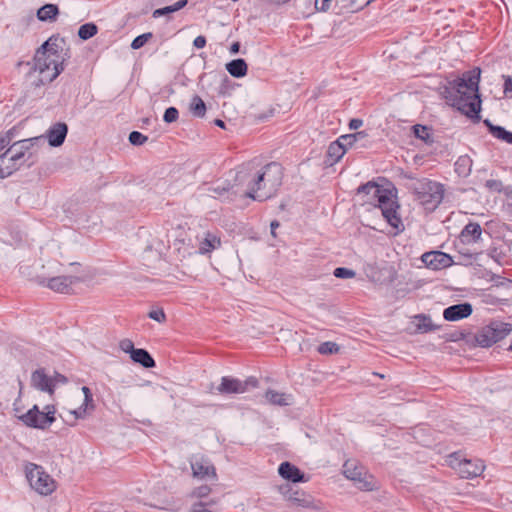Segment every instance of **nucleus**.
Segmentation results:
<instances>
[{"label":"nucleus","mask_w":512,"mask_h":512,"mask_svg":"<svg viewBox=\"0 0 512 512\" xmlns=\"http://www.w3.org/2000/svg\"><path fill=\"white\" fill-rule=\"evenodd\" d=\"M178 110L175 107H169L165 110L163 120L166 123H173L178 119Z\"/></svg>","instance_id":"a18cd8bd"},{"label":"nucleus","mask_w":512,"mask_h":512,"mask_svg":"<svg viewBox=\"0 0 512 512\" xmlns=\"http://www.w3.org/2000/svg\"><path fill=\"white\" fill-rule=\"evenodd\" d=\"M449 465L454 468L462 478H474L480 476L485 465L482 460H459L456 455L449 456Z\"/></svg>","instance_id":"9d476101"},{"label":"nucleus","mask_w":512,"mask_h":512,"mask_svg":"<svg viewBox=\"0 0 512 512\" xmlns=\"http://www.w3.org/2000/svg\"><path fill=\"white\" fill-rule=\"evenodd\" d=\"M98 31L97 26L94 23H86L80 26L78 30V36L82 40H88L92 38Z\"/></svg>","instance_id":"4c0bfd02"},{"label":"nucleus","mask_w":512,"mask_h":512,"mask_svg":"<svg viewBox=\"0 0 512 512\" xmlns=\"http://www.w3.org/2000/svg\"><path fill=\"white\" fill-rule=\"evenodd\" d=\"M282 178V166L275 162L260 170H252L248 166L236 175L238 185L243 187L241 195L258 201L272 197L281 186Z\"/></svg>","instance_id":"f257e3e1"},{"label":"nucleus","mask_w":512,"mask_h":512,"mask_svg":"<svg viewBox=\"0 0 512 512\" xmlns=\"http://www.w3.org/2000/svg\"><path fill=\"white\" fill-rule=\"evenodd\" d=\"M339 351V346L331 341L323 342L318 347V352L323 355L334 354Z\"/></svg>","instance_id":"ea45409f"},{"label":"nucleus","mask_w":512,"mask_h":512,"mask_svg":"<svg viewBox=\"0 0 512 512\" xmlns=\"http://www.w3.org/2000/svg\"><path fill=\"white\" fill-rule=\"evenodd\" d=\"M343 474L361 490L372 491L376 488L374 477L355 460H348L344 463Z\"/></svg>","instance_id":"0eeeda50"},{"label":"nucleus","mask_w":512,"mask_h":512,"mask_svg":"<svg viewBox=\"0 0 512 512\" xmlns=\"http://www.w3.org/2000/svg\"><path fill=\"white\" fill-rule=\"evenodd\" d=\"M81 390L84 395L83 403L77 409L68 411V415L74 416L75 420L84 419L95 408L91 390L87 386H83Z\"/></svg>","instance_id":"f3484780"},{"label":"nucleus","mask_w":512,"mask_h":512,"mask_svg":"<svg viewBox=\"0 0 512 512\" xmlns=\"http://www.w3.org/2000/svg\"><path fill=\"white\" fill-rule=\"evenodd\" d=\"M271 1L274 2V3H277V4H281V3H286L289 0H271Z\"/></svg>","instance_id":"0e129e2a"},{"label":"nucleus","mask_w":512,"mask_h":512,"mask_svg":"<svg viewBox=\"0 0 512 512\" xmlns=\"http://www.w3.org/2000/svg\"><path fill=\"white\" fill-rule=\"evenodd\" d=\"M9 158H11L9 150L0 155V179L10 176L20 167V163L18 161L10 162Z\"/></svg>","instance_id":"4be33fe9"},{"label":"nucleus","mask_w":512,"mask_h":512,"mask_svg":"<svg viewBox=\"0 0 512 512\" xmlns=\"http://www.w3.org/2000/svg\"><path fill=\"white\" fill-rule=\"evenodd\" d=\"M239 49H240V43L239 42H234L231 47H230V53L231 54H236L239 52Z\"/></svg>","instance_id":"bf43d9fd"},{"label":"nucleus","mask_w":512,"mask_h":512,"mask_svg":"<svg viewBox=\"0 0 512 512\" xmlns=\"http://www.w3.org/2000/svg\"><path fill=\"white\" fill-rule=\"evenodd\" d=\"M486 186H487V187H490V188H496V189H497V188L500 186V183H498V182H497V181H495V180H488V181L486 182Z\"/></svg>","instance_id":"052dcab7"},{"label":"nucleus","mask_w":512,"mask_h":512,"mask_svg":"<svg viewBox=\"0 0 512 512\" xmlns=\"http://www.w3.org/2000/svg\"><path fill=\"white\" fill-rule=\"evenodd\" d=\"M51 380H53V391L55 390V387L59 384L66 383L67 379L63 375L59 373H54L53 376H51Z\"/></svg>","instance_id":"603ef678"},{"label":"nucleus","mask_w":512,"mask_h":512,"mask_svg":"<svg viewBox=\"0 0 512 512\" xmlns=\"http://www.w3.org/2000/svg\"><path fill=\"white\" fill-rule=\"evenodd\" d=\"M374 0H350V3H354V5L357 6V11L366 7Z\"/></svg>","instance_id":"5fc2aeb1"},{"label":"nucleus","mask_w":512,"mask_h":512,"mask_svg":"<svg viewBox=\"0 0 512 512\" xmlns=\"http://www.w3.org/2000/svg\"><path fill=\"white\" fill-rule=\"evenodd\" d=\"M333 0H315V6L318 10L327 11L332 4Z\"/></svg>","instance_id":"8fccbe9b"},{"label":"nucleus","mask_w":512,"mask_h":512,"mask_svg":"<svg viewBox=\"0 0 512 512\" xmlns=\"http://www.w3.org/2000/svg\"><path fill=\"white\" fill-rule=\"evenodd\" d=\"M69 58L63 38L50 37L36 51L33 59L32 73L37 74L38 85L50 83L64 70V63Z\"/></svg>","instance_id":"f03ea898"},{"label":"nucleus","mask_w":512,"mask_h":512,"mask_svg":"<svg viewBox=\"0 0 512 512\" xmlns=\"http://www.w3.org/2000/svg\"><path fill=\"white\" fill-rule=\"evenodd\" d=\"M278 472L282 478L294 483L301 482L304 478L303 473L295 465H292L289 462L281 463L278 468Z\"/></svg>","instance_id":"aec40b11"},{"label":"nucleus","mask_w":512,"mask_h":512,"mask_svg":"<svg viewBox=\"0 0 512 512\" xmlns=\"http://www.w3.org/2000/svg\"><path fill=\"white\" fill-rule=\"evenodd\" d=\"M147 136L138 131H133L129 135V141L133 145H142L147 141Z\"/></svg>","instance_id":"c03bdc74"},{"label":"nucleus","mask_w":512,"mask_h":512,"mask_svg":"<svg viewBox=\"0 0 512 512\" xmlns=\"http://www.w3.org/2000/svg\"><path fill=\"white\" fill-rule=\"evenodd\" d=\"M190 465L192 469V475L194 478L199 480H217L216 469L214 465L203 456H193L190 460Z\"/></svg>","instance_id":"f8f14e48"},{"label":"nucleus","mask_w":512,"mask_h":512,"mask_svg":"<svg viewBox=\"0 0 512 512\" xmlns=\"http://www.w3.org/2000/svg\"><path fill=\"white\" fill-rule=\"evenodd\" d=\"M211 196L214 198H219L223 201H234L236 198L237 191H230L228 188L224 186H216L210 189Z\"/></svg>","instance_id":"2f4dec72"},{"label":"nucleus","mask_w":512,"mask_h":512,"mask_svg":"<svg viewBox=\"0 0 512 512\" xmlns=\"http://www.w3.org/2000/svg\"><path fill=\"white\" fill-rule=\"evenodd\" d=\"M363 122L361 119H352L349 123V127L352 130H356L362 126Z\"/></svg>","instance_id":"4d7b16f0"},{"label":"nucleus","mask_w":512,"mask_h":512,"mask_svg":"<svg viewBox=\"0 0 512 512\" xmlns=\"http://www.w3.org/2000/svg\"><path fill=\"white\" fill-rule=\"evenodd\" d=\"M130 357L134 362L141 364L145 368L155 366L154 359L145 349L137 348Z\"/></svg>","instance_id":"cd10ccee"},{"label":"nucleus","mask_w":512,"mask_h":512,"mask_svg":"<svg viewBox=\"0 0 512 512\" xmlns=\"http://www.w3.org/2000/svg\"><path fill=\"white\" fill-rule=\"evenodd\" d=\"M345 153V149L338 142V140L332 142L328 146L327 150V163L330 165L337 163L345 155Z\"/></svg>","instance_id":"bb28decb"},{"label":"nucleus","mask_w":512,"mask_h":512,"mask_svg":"<svg viewBox=\"0 0 512 512\" xmlns=\"http://www.w3.org/2000/svg\"><path fill=\"white\" fill-rule=\"evenodd\" d=\"M189 110L193 116L203 118L206 114V105L199 96L195 95L191 99Z\"/></svg>","instance_id":"473e14b6"},{"label":"nucleus","mask_w":512,"mask_h":512,"mask_svg":"<svg viewBox=\"0 0 512 512\" xmlns=\"http://www.w3.org/2000/svg\"><path fill=\"white\" fill-rule=\"evenodd\" d=\"M152 37L151 33H144L142 35L137 36L131 43V48L134 50L140 49L143 47L147 41Z\"/></svg>","instance_id":"79ce46f5"},{"label":"nucleus","mask_w":512,"mask_h":512,"mask_svg":"<svg viewBox=\"0 0 512 512\" xmlns=\"http://www.w3.org/2000/svg\"><path fill=\"white\" fill-rule=\"evenodd\" d=\"M510 349L512 350V341H511V344H510Z\"/></svg>","instance_id":"69168bd1"},{"label":"nucleus","mask_w":512,"mask_h":512,"mask_svg":"<svg viewBox=\"0 0 512 512\" xmlns=\"http://www.w3.org/2000/svg\"><path fill=\"white\" fill-rule=\"evenodd\" d=\"M148 317L159 322L163 323L166 320V315L162 309L152 310L148 313Z\"/></svg>","instance_id":"09e8293b"},{"label":"nucleus","mask_w":512,"mask_h":512,"mask_svg":"<svg viewBox=\"0 0 512 512\" xmlns=\"http://www.w3.org/2000/svg\"><path fill=\"white\" fill-rule=\"evenodd\" d=\"M265 399L268 403L278 406H288L293 403V396L291 394L279 392L273 389L266 391Z\"/></svg>","instance_id":"412c9836"},{"label":"nucleus","mask_w":512,"mask_h":512,"mask_svg":"<svg viewBox=\"0 0 512 512\" xmlns=\"http://www.w3.org/2000/svg\"><path fill=\"white\" fill-rule=\"evenodd\" d=\"M31 385L40 391L53 394V380L45 373L44 369H37L32 373Z\"/></svg>","instance_id":"a211bd4d"},{"label":"nucleus","mask_w":512,"mask_h":512,"mask_svg":"<svg viewBox=\"0 0 512 512\" xmlns=\"http://www.w3.org/2000/svg\"><path fill=\"white\" fill-rule=\"evenodd\" d=\"M215 124L221 128H224V125H225L224 122L220 119H216Z\"/></svg>","instance_id":"680f3d73"},{"label":"nucleus","mask_w":512,"mask_h":512,"mask_svg":"<svg viewBox=\"0 0 512 512\" xmlns=\"http://www.w3.org/2000/svg\"><path fill=\"white\" fill-rule=\"evenodd\" d=\"M79 281L78 277L75 276H57L49 279H45L40 283L57 292V293H70L72 286Z\"/></svg>","instance_id":"4468645a"},{"label":"nucleus","mask_w":512,"mask_h":512,"mask_svg":"<svg viewBox=\"0 0 512 512\" xmlns=\"http://www.w3.org/2000/svg\"><path fill=\"white\" fill-rule=\"evenodd\" d=\"M59 14V9L55 4H45L37 11V18L40 21H55L57 15Z\"/></svg>","instance_id":"a878e982"},{"label":"nucleus","mask_w":512,"mask_h":512,"mask_svg":"<svg viewBox=\"0 0 512 512\" xmlns=\"http://www.w3.org/2000/svg\"><path fill=\"white\" fill-rule=\"evenodd\" d=\"M211 491V487L207 484L197 486L188 494V500L190 504L198 501H209L211 500L209 498Z\"/></svg>","instance_id":"5701e85b"},{"label":"nucleus","mask_w":512,"mask_h":512,"mask_svg":"<svg viewBox=\"0 0 512 512\" xmlns=\"http://www.w3.org/2000/svg\"><path fill=\"white\" fill-rule=\"evenodd\" d=\"M482 234V228L478 223H468L461 232L464 242H476Z\"/></svg>","instance_id":"b1692460"},{"label":"nucleus","mask_w":512,"mask_h":512,"mask_svg":"<svg viewBox=\"0 0 512 512\" xmlns=\"http://www.w3.org/2000/svg\"><path fill=\"white\" fill-rule=\"evenodd\" d=\"M413 324L415 326V331L420 333H426L437 329V326L432 323L431 318L425 315L415 316L413 319Z\"/></svg>","instance_id":"c756f323"},{"label":"nucleus","mask_w":512,"mask_h":512,"mask_svg":"<svg viewBox=\"0 0 512 512\" xmlns=\"http://www.w3.org/2000/svg\"><path fill=\"white\" fill-rule=\"evenodd\" d=\"M193 45L197 48V49H201L203 47H205L206 45V38L204 36H197L194 41H193Z\"/></svg>","instance_id":"864d4df0"},{"label":"nucleus","mask_w":512,"mask_h":512,"mask_svg":"<svg viewBox=\"0 0 512 512\" xmlns=\"http://www.w3.org/2000/svg\"><path fill=\"white\" fill-rule=\"evenodd\" d=\"M511 331V324L501 321H494L483 327L477 333L476 341L481 347H490L508 336Z\"/></svg>","instance_id":"6e6552de"},{"label":"nucleus","mask_w":512,"mask_h":512,"mask_svg":"<svg viewBox=\"0 0 512 512\" xmlns=\"http://www.w3.org/2000/svg\"><path fill=\"white\" fill-rule=\"evenodd\" d=\"M472 171V159L468 155L460 156L455 162V172L460 177H468Z\"/></svg>","instance_id":"c85d7f7f"},{"label":"nucleus","mask_w":512,"mask_h":512,"mask_svg":"<svg viewBox=\"0 0 512 512\" xmlns=\"http://www.w3.org/2000/svg\"><path fill=\"white\" fill-rule=\"evenodd\" d=\"M473 312L470 303H460L449 306L443 311V318L446 321L455 322L469 317Z\"/></svg>","instance_id":"dca6fc26"},{"label":"nucleus","mask_w":512,"mask_h":512,"mask_svg":"<svg viewBox=\"0 0 512 512\" xmlns=\"http://www.w3.org/2000/svg\"><path fill=\"white\" fill-rule=\"evenodd\" d=\"M63 418V420L68 423L70 426H73L75 425V422H69V420L65 417V416H61Z\"/></svg>","instance_id":"e2e57ef3"},{"label":"nucleus","mask_w":512,"mask_h":512,"mask_svg":"<svg viewBox=\"0 0 512 512\" xmlns=\"http://www.w3.org/2000/svg\"><path fill=\"white\" fill-rule=\"evenodd\" d=\"M504 92L506 94L512 92V78L511 77H505Z\"/></svg>","instance_id":"6e6d98bb"},{"label":"nucleus","mask_w":512,"mask_h":512,"mask_svg":"<svg viewBox=\"0 0 512 512\" xmlns=\"http://www.w3.org/2000/svg\"><path fill=\"white\" fill-rule=\"evenodd\" d=\"M187 3H188L187 0H178L177 2H175L172 5L156 9L153 12V17L158 18V17L164 16V15L170 14V13H174V12L184 8L187 5Z\"/></svg>","instance_id":"72a5a7b5"},{"label":"nucleus","mask_w":512,"mask_h":512,"mask_svg":"<svg viewBox=\"0 0 512 512\" xmlns=\"http://www.w3.org/2000/svg\"><path fill=\"white\" fill-rule=\"evenodd\" d=\"M55 407L46 406L45 411H40L37 405H34L26 413L18 416L19 420L28 427L37 429H46L55 421Z\"/></svg>","instance_id":"1a4fd4ad"},{"label":"nucleus","mask_w":512,"mask_h":512,"mask_svg":"<svg viewBox=\"0 0 512 512\" xmlns=\"http://www.w3.org/2000/svg\"><path fill=\"white\" fill-rule=\"evenodd\" d=\"M119 347L123 352L129 353L130 356L133 354V351L137 349L134 347V343L130 339L121 340L119 343Z\"/></svg>","instance_id":"49530a36"},{"label":"nucleus","mask_w":512,"mask_h":512,"mask_svg":"<svg viewBox=\"0 0 512 512\" xmlns=\"http://www.w3.org/2000/svg\"><path fill=\"white\" fill-rule=\"evenodd\" d=\"M364 136H363V132H357L355 134H346V135H342L340 136L337 140L338 142L343 146V148L345 149V152L347 151V149L349 147H352L353 144L358 140V139H362Z\"/></svg>","instance_id":"c9c22d12"},{"label":"nucleus","mask_w":512,"mask_h":512,"mask_svg":"<svg viewBox=\"0 0 512 512\" xmlns=\"http://www.w3.org/2000/svg\"><path fill=\"white\" fill-rule=\"evenodd\" d=\"M219 246H220V239L212 233H207L205 238L199 244V252L201 254H206V253H209L212 250L216 249Z\"/></svg>","instance_id":"7c9ffc66"},{"label":"nucleus","mask_w":512,"mask_h":512,"mask_svg":"<svg viewBox=\"0 0 512 512\" xmlns=\"http://www.w3.org/2000/svg\"><path fill=\"white\" fill-rule=\"evenodd\" d=\"M489 127L490 132L495 138L502 140L506 143L512 144V132L507 131L505 128L501 126L489 125Z\"/></svg>","instance_id":"f704fd0d"},{"label":"nucleus","mask_w":512,"mask_h":512,"mask_svg":"<svg viewBox=\"0 0 512 512\" xmlns=\"http://www.w3.org/2000/svg\"><path fill=\"white\" fill-rule=\"evenodd\" d=\"M334 276L341 279H350L354 278L356 273L354 270L345 268V267H338L333 272Z\"/></svg>","instance_id":"a19ab883"},{"label":"nucleus","mask_w":512,"mask_h":512,"mask_svg":"<svg viewBox=\"0 0 512 512\" xmlns=\"http://www.w3.org/2000/svg\"><path fill=\"white\" fill-rule=\"evenodd\" d=\"M413 130H414L415 136L421 140H426L429 137L428 129L425 126L415 125L413 127Z\"/></svg>","instance_id":"de8ad7c7"},{"label":"nucleus","mask_w":512,"mask_h":512,"mask_svg":"<svg viewBox=\"0 0 512 512\" xmlns=\"http://www.w3.org/2000/svg\"><path fill=\"white\" fill-rule=\"evenodd\" d=\"M67 132V125L65 123L58 122L48 129L46 138L51 146L58 147L64 142Z\"/></svg>","instance_id":"6ab92c4d"},{"label":"nucleus","mask_w":512,"mask_h":512,"mask_svg":"<svg viewBox=\"0 0 512 512\" xmlns=\"http://www.w3.org/2000/svg\"><path fill=\"white\" fill-rule=\"evenodd\" d=\"M43 140V137H34L29 139L20 140L17 142H14L10 148L8 149L11 158H9V161H18L20 165L22 164V160L25 157L26 152L37 142H40Z\"/></svg>","instance_id":"2eb2a0df"},{"label":"nucleus","mask_w":512,"mask_h":512,"mask_svg":"<svg viewBox=\"0 0 512 512\" xmlns=\"http://www.w3.org/2000/svg\"><path fill=\"white\" fill-rule=\"evenodd\" d=\"M411 189L420 204L430 211L438 207L444 196L443 185L429 179L417 180Z\"/></svg>","instance_id":"39448f33"},{"label":"nucleus","mask_w":512,"mask_h":512,"mask_svg":"<svg viewBox=\"0 0 512 512\" xmlns=\"http://www.w3.org/2000/svg\"><path fill=\"white\" fill-rule=\"evenodd\" d=\"M480 69L463 73L462 77L453 80L451 91L447 97L451 106L471 119H479L481 99L479 95Z\"/></svg>","instance_id":"7ed1b4c3"},{"label":"nucleus","mask_w":512,"mask_h":512,"mask_svg":"<svg viewBox=\"0 0 512 512\" xmlns=\"http://www.w3.org/2000/svg\"><path fill=\"white\" fill-rule=\"evenodd\" d=\"M14 138V130H8L7 132L0 134V151L11 144Z\"/></svg>","instance_id":"37998d69"},{"label":"nucleus","mask_w":512,"mask_h":512,"mask_svg":"<svg viewBox=\"0 0 512 512\" xmlns=\"http://www.w3.org/2000/svg\"><path fill=\"white\" fill-rule=\"evenodd\" d=\"M358 195L363 196V202L379 207L387 223L397 231L404 226L399 215V205L396 195L390 189L382 188L374 182H368L357 189Z\"/></svg>","instance_id":"20e7f679"},{"label":"nucleus","mask_w":512,"mask_h":512,"mask_svg":"<svg viewBox=\"0 0 512 512\" xmlns=\"http://www.w3.org/2000/svg\"><path fill=\"white\" fill-rule=\"evenodd\" d=\"M279 222L278 221H272L271 224H270V229H271V235L272 236H276V229L279 227Z\"/></svg>","instance_id":"13d9d810"},{"label":"nucleus","mask_w":512,"mask_h":512,"mask_svg":"<svg viewBox=\"0 0 512 512\" xmlns=\"http://www.w3.org/2000/svg\"><path fill=\"white\" fill-rule=\"evenodd\" d=\"M421 260L432 270H441L453 264L452 257L441 251L426 252L421 256Z\"/></svg>","instance_id":"ddd939ff"},{"label":"nucleus","mask_w":512,"mask_h":512,"mask_svg":"<svg viewBox=\"0 0 512 512\" xmlns=\"http://www.w3.org/2000/svg\"><path fill=\"white\" fill-rule=\"evenodd\" d=\"M216 504V501H198L196 503H191L187 512H213L210 508Z\"/></svg>","instance_id":"e433bc0d"},{"label":"nucleus","mask_w":512,"mask_h":512,"mask_svg":"<svg viewBox=\"0 0 512 512\" xmlns=\"http://www.w3.org/2000/svg\"><path fill=\"white\" fill-rule=\"evenodd\" d=\"M25 474L31 488L38 494L47 496L55 491L56 482L43 467L34 463H27Z\"/></svg>","instance_id":"423d86ee"},{"label":"nucleus","mask_w":512,"mask_h":512,"mask_svg":"<svg viewBox=\"0 0 512 512\" xmlns=\"http://www.w3.org/2000/svg\"><path fill=\"white\" fill-rule=\"evenodd\" d=\"M337 4L341 6V8L347 9L351 12L357 11V6L354 3H350V0H335Z\"/></svg>","instance_id":"3c124183"},{"label":"nucleus","mask_w":512,"mask_h":512,"mask_svg":"<svg viewBox=\"0 0 512 512\" xmlns=\"http://www.w3.org/2000/svg\"><path fill=\"white\" fill-rule=\"evenodd\" d=\"M247 64L243 59H235L226 64V70L236 78L244 77L247 74Z\"/></svg>","instance_id":"393cba45"},{"label":"nucleus","mask_w":512,"mask_h":512,"mask_svg":"<svg viewBox=\"0 0 512 512\" xmlns=\"http://www.w3.org/2000/svg\"><path fill=\"white\" fill-rule=\"evenodd\" d=\"M289 499L297 504L298 506L310 508L313 507V500L310 496H306L304 494H300L298 492L293 493Z\"/></svg>","instance_id":"58836bf2"},{"label":"nucleus","mask_w":512,"mask_h":512,"mask_svg":"<svg viewBox=\"0 0 512 512\" xmlns=\"http://www.w3.org/2000/svg\"><path fill=\"white\" fill-rule=\"evenodd\" d=\"M258 381L254 377H249L242 381L237 378L224 376L221 383L217 387V391L221 394H242L250 389L256 388Z\"/></svg>","instance_id":"9b49d317"}]
</instances>
